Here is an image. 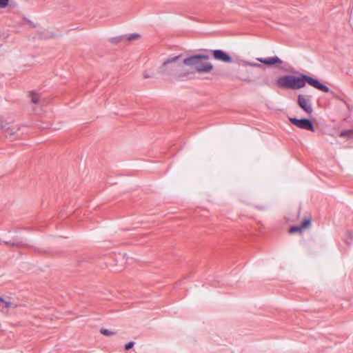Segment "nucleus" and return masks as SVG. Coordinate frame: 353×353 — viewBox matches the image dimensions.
<instances>
[{"label":"nucleus","mask_w":353,"mask_h":353,"mask_svg":"<svg viewBox=\"0 0 353 353\" xmlns=\"http://www.w3.org/2000/svg\"><path fill=\"white\" fill-rule=\"evenodd\" d=\"M306 83L323 92L328 93L330 92V88L327 85L305 74H300L298 77L284 75L276 80V85L283 89L299 90L303 88Z\"/></svg>","instance_id":"1"},{"label":"nucleus","mask_w":353,"mask_h":353,"mask_svg":"<svg viewBox=\"0 0 353 353\" xmlns=\"http://www.w3.org/2000/svg\"><path fill=\"white\" fill-rule=\"evenodd\" d=\"M183 55L179 54L175 57L168 58L159 68V74L165 75H173L176 78H182L188 75V72L183 71Z\"/></svg>","instance_id":"2"},{"label":"nucleus","mask_w":353,"mask_h":353,"mask_svg":"<svg viewBox=\"0 0 353 353\" xmlns=\"http://www.w3.org/2000/svg\"><path fill=\"white\" fill-rule=\"evenodd\" d=\"M208 59V54H194L183 58V63L185 64V65L194 68L197 72L208 73L213 68V66L210 63L204 61Z\"/></svg>","instance_id":"3"},{"label":"nucleus","mask_w":353,"mask_h":353,"mask_svg":"<svg viewBox=\"0 0 353 353\" xmlns=\"http://www.w3.org/2000/svg\"><path fill=\"white\" fill-rule=\"evenodd\" d=\"M290 122L299 128L314 132L315 129L312 121L308 119L289 118Z\"/></svg>","instance_id":"4"},{"label":"nucleus","mask_w":353,"mask_h":353,"mask_svg":"<svg viewBox=\"0 0 353 353\" xmlns=\"http://www.w3.org/2000/svg\"><path fill=\"white\" fill-rule=\"evenodd\" d=\"M297 103L299 106L306 113L311 114L313 112L312 102L308 96L303 94L298 95Z\"/></svg>","instance_id":"5"},{"label":"nucleus","mask_w":353,"mask_h":353,"mask_svg":"<svg viewBox=\"0 0 353 353\" xmlns=\"http://www.w3.org/2000/svg\"><path fill=\"white\" fill-rule=\"evenodd\" d=\"M212 54L215 59L225 63H231L232 61V57L222 50H214Z\"/></svg>","instance_id":"6"},{"label":"nucleus","mask_w":353,"mask_h":353,"mask_svg":"<svg viewBox=\"0 0 353 353\" xmlns=\"http://www.w3.org/2000/svg\"><path fill=\"white\" fill-rule=\"evenodd\" d=\"M12 122V121H6L3 117L0 118V128L3 131L8 132L10 136H12V135L16 134V132L19 130V128H10V125L11 124Z\"/></svg>","instance_id":"7"},{"label":"nucleus","mask_w":353,"mask_h":353,"mask_svg":"<svg viewBox=\"0 0 353 353\" xmlns=\"http://www.w3.org/2000/svg\"><path fill=\"white\" fill-rule=\"evenodd\" d=\"M256 59L259 62L268 65H272L276 63L281 64L283 63V61L278 57L257 58Z\"/></svg>","instance_id":"8"},{"label":"nucleus","mask_w":353,"mask_h":353,"mask_svg":"<svg viewBox=\"0 0 353 353\" xmlns=\"http://www.w3.org/2000/svg\"><path fill=\"white\" fill-rule=\"evenodd\" d=\"M3 243L7 245H10L11 247H17V248H22L25 247L26 244L23 241H4Z\"/></svg>","instance_id":"9"},{"label":"nucleus","mask_w":353,"mask_h":353,"mask_svg":"<svg viewBox=\"0 0 353 353\" xmlns=\"http://www.w3.org/2000/svg\"><path fill=\"white\" fill-rule=\"evenodd\" d=\"M11 306V303L5 301L0 297V309L8 308Z\"/></svg>","instance_id":"10"},{"label":"nucleus","mask_w":353,"mask_h":353,"mask_svg":"<svg viewBox=\"0 0 353 353\" xmlns=\"http://www.w3.org/2000/svg\"><path fill=\"white\" fill-rule=\"evenodd\" d=\"M30 97H31V100H32V103H34L35 104L39 103V95L37 93H36L34 92H31Z\"/></svg>","instance_id":"11"},{"label":"nucleus","mask_w":353,"mask_h":353,"mask_svg":"<svg viewBox=\"0 0 353 353\" xmlns=\"http://www.w3.org/2000/svg\"><path fill=\"white\" fill-rule=\"evenodd\" d=\"M100 333L102 334L103 335H105V336H113L116 334L115 332H112V331H110L107 329H105V328H102L100 330Z\"/></svg>","instance_id":"12"},{"label":"nucleus","mask_w":353,"mask_h":353,"mask_svg":"<svg viewBox=\"0 0 353 353\" xmlns=\"http://www.w3.org/2000/svg\"><path fill=\"white\" fill-rule=\"evenodd\" d=\"M311 223V221H310V219H304L301 224L300 225L301 228L302 230L306 228L307 227H308Z\"/></svg>","instance_id":"13"},{"label":"nucleus","mask_w":353,"mask_h":353,"mask_svg":"<svg viewBox=\"0 0 353 353\" xmlns=\"http://www.w3.org/2000/svg\"><path fill=\"white\" fill-rule=\"evenodd\" d=\"M352 134V130H344V131H342L341 133H340V137H350L351 135Z\"/></svg>","instance_id":"14"},{"label":"nucleus","mask_w":353,"mask_h":353,"mask_svg":"<svg viewBox=\"0 0 353 353\" xmlns=\"http://www.w3.org/2000/svg\"><path fill=\"white\" fill-rule=\"evenodd\" d=\"M139 37H140V34L134 33V34H131L128 35L127 37V39L128 41H134V40L138 39Z\"/></svg>","instance_id":"15"},{"label":"nucleus","mask_w":353,"mask_h":353,"mask_svg":"<svg viewBox=\"0 0 353 353\" xmlns=\"http://www.w3.org/2000/svg\"><path fill=\"white\" fill-rule=\"evenodd\" d=\"M301 230H302V229H301V226L299 225V226H293V227L290 228L289 232H290V233L293 234L296 232L301 231Z\"/></svg>","instance_id":"16"},{"label":"nucleus","mask_w":353,"mask_h":353,"mask_svg":"<svg viewBox=\"0 0 353 353\" xmlns=\"http://www.w3.org/2000/svg\"><path fill=\"white\" fill-rule=\"evenodd\" d=\"M9 0H0V8H4L8 5Z\"/></svg>","instance_id":"17"},{"label":"nucleus","mask_w":353,"mask_h":353,"mask_svg":"<svg viewBox=\"0 0 353 353\" xmlns=\"http://www.w3.org/2000/svg\"><path fill=\"white\" fill-rule=\"evenodd\" d=\"M134 342L130 341V342L128 343L127 344H125V349L126 350H128L131 349L134 346Z\"/></svg>","instance_id":"18"},{"label":"nucleus","mask_w":353,"mask_h":353,"mask_svg":"<svg viewBox=\"0 0 353 353\" xmlns=\"http://www.w3.org/2000/svg\"><path fill=\"white\" fill-rule=\"evenodd\" d=\"M41 37L43 38V39H48V38L52 37V35H50V34H41Z\"/></svg>","instance_id":"19"},{"label":"nucleus","mask_w":353,"mask_h":353,"mask_svg":"<svg viewBox=\"0 0 353 353\" xmlns=\"http://www.w3.org/2000/svg\"><path fill=\"white\" fill-rule=\"evenodd\" d=\"M50 124H47L46 125H41L40 128L41 129H46V128H48L50 127Z\"/></svg>","instance_id":"20"},{"label":"nucleus","mask_w":353,"mask_h":353,"mask_svg":"<svg viewBox=\"0 0 353 353\" xmlns=\"http://www.w3.org/2000/svg\"><path fill=\"white\" fill-rule=\"evenodd\" d=\"M144 77L149 78V77H150V76H149L148 74H144Z\"/></svg>","instance_id":"21"}]
</instances>
